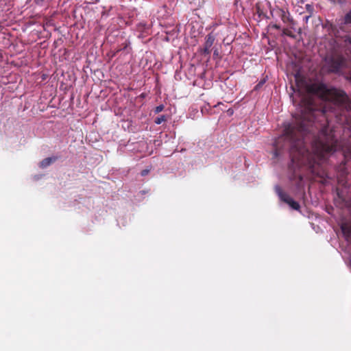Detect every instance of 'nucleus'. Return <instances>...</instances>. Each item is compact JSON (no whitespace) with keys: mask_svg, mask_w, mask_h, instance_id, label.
<instances>
[{"mask_svg":"<svg viewBox=\"0 0 351 351\" xmlns=\"http://www.w3.org/2000/svg\"><path fill=\"white\" fill-rule=\"evenodd\" d=\"M292 161L293 162H298V163H301V164L304 163L303 158H300L299 157L298 158V156L295 155L292 156Z\"/></svg>","mask_w":351,"mask_h":351,"instance_id":"6e6552de","label":"nucleus"},{"mask_svg":"<svg viewBox=\"0 0 351 351\" xmlns=\"http://www.w3.org/2000/svg\"><path fill=\"white\" fill-rule=\"evenodd\" d=\"M337 142L332 138L326 136V131L322 130L319 139L313 145V152L320 160L324 159L326 154L337 150Z\"/></svg>","mask_w":351,"mask_h":351,"instance_id":"f03ea898","label":"nucleus"},{"mask_svg":"<svg viewBox=\"0 0 351 351\" xmlns=\"http://www.w3.org/2000/svg\"><path fill=\"white\" fill-rule=\"evenodd\" d=\"M148 173H149V170L145 169L141 171V176H144L147 175Z\"/></svg>","mask_w":351,"mask_h":351,"instance_id":"2eb2a0df","label":"nucleus"},{"mask_svg":"<svg viewBox=\"0 0 351 351\" xmlns=\"http://www.w3.org/2000/svg\"><path fill=\"white\" fill-rule=\"evenodd\" d=\"M56 159H57L56 157H50V158H45V165H49L50 164H51L52 162L56 161Z\"/></svg>","mask_w":351,"mask_h":351,"instance_id":"1a4fd4ad","label":"nucleus"},{"mask_svg":"<svg viewBox=\"0 0 351 351\" xmlns=\"http://www.w3.org/2000/svg\"><path fill=\"white\" fill-rule=\"evenodd\" d=\"M215 39V36L213 34H210L207 35L205 45H206L207 47H211L214 43Z\"/></svg>","mask_w":351,"mask_h":351,"instance_id":"39448f33","label":"nucleus"},{"mask_svg":"<svg viewBox=\"0 0 351 351\" xmlns=\"http://www.w3.org/2000/svg\"><path fill=\"white\" fill-rule=\"evenodd\" d=\"M41 77H42V79L43 80V79H44V75H43L41 76Z\"/></svg>","mask_w":351,"mask_h":351,"instance_id":"aec40b11","label":"nucleus"},{"mask_svg":"<svg viewBox=\"0 0 351 351\" xmlns=\"http://www.w3.org/2000/svg\"><path fill=\"white\" fill-rule=\"evenodd\" d=\"M275 27H276V29H280V26H278V25H275Z\"/></svg>","mask_w":351,"mask_h":351,"instance_id":"a211bd4d","label":"nucleus"},{"mask_svg":"<svg viewBox=\"0 0 351 351\" xmlns=\"http://www.w3.org/2000/svg\"><path fill=\"white\" fill-rule=\"evenodd\" d=\"M228 112H229V113H230V114H232V112H232V110H231V111H230V110H228Z\"/></svg>","mask_w":351,"mask_h":351,"instance_id":"6ab92c4d","label":"nucleus"},{"mask_svg":"<svg viewBox=\"0 0 351 351\" xmlns=\"http://www.w3.org/2000/svg\"><path fill=\"white\" fill-rule=\"evenodd\" d=\"M40 178H41V176H34V179L35 180H40Z\"/></svg>","mask_w":351,"mask_h":351,"instance_id":"dca6fc26","label":"nucleus"},{"mask_svg":"<svg viewBox=\"0 0 351 351\" xmlns=\"http://www.w3.org/2000/svg\"><path fill=\"white\" fill-rule=\"evenodd\" d=\"M329 1L332 3H338L339 4H343L345 3L346 0H329Z\"/></svg>","mask_w":351,"mask_h":351,"instance_id":"ddd939ff","label":"nucleus"},{"mask_svg":"<svg viewBox=\"0 0 351 351\" xmlns=\"http://www.w3.org/2000/svg\"><path fill=\"white\" fill-rule=\"evenodd\" d=\"M43 166H44V160L40 161V162H39V167H41V168H42Z\"/></svg>","mask_w":351,"mask_h":351,"instance_id":"f3484780","label":"nucleus"},{"mask_svg":"<svg viewBox=\"0 0 351 351\" xmlns=\"http://www.w3.org/2000/svg\"><path fill=\"white\" fill-rule=\"evenodd\" d=\"M275 189L282 201L287 204L292 209L299 210V204L288 195L284 193L280 186H276Z\"/></svg>","mask_w":351,"mask_h":351,"instance_id":"7ed1b4c3","label":"nucleus"},{"mask_svg":"<svg viewBox=\"0 0 351 351\" xmlns=\"http://www.w3.org/2000/svg\"><path fill=\"white\" fill-rule=\"evenodd\" d=\"M164 109V106L163 105H159L158 106L156 107L155 108V112L156 113H159L162 110H163Z\"/></svg>","mask_w":351,"mask_h":351,"instance_id":"9d476101","label":"nucleus"},{"mask_svg":"<svg viewBox=\"0 0 351 351\" xmlns=\"http://www.w3.org/2000/svg\"><path fill=\"white\" fill-rule=\"evenodd\" d=\"M341 229H342V231H343V232H345V233H346V232H348V234H349L350 235H351V230H350V231L347 230V226H346V224H343V225L341 226Z\"/></svg>","mask_w":351,"mask_h":351,"instance_id":"f8f14e48","label":"nucleus"},{"mask_svg":"<svg viewBox=\"0 0 351 351\" xmlns=\"http://www.w3.org/2000/svg\"><path fill=\"white\" fill-rule=\"evenodd\" d=\"M345 43H346V45L347 47H350V48H351V37L350 36L346 37V38L345 39Z\"/></svg>","mask_w":351,"mask_h":351,"instance_id":"9b49d317","label":"nucleus"},{"mask_svg":"<svg viewBox=\"0 0 351 351\" xmlns=\"http://www.w3.org/2000/svg\"><path fill=\"white\" fill-rule=\"evenodd\" d=\"M276 13L280 17L284 23H293V19L290 17V14L287 11L282 9H278L276 10Z\"/></svg>","mask_w":351,"mask_h":351,"instance_id":"20e7f679","label":"nucleus"},{"mask_svg":"<svg viewBox=\"0 0 351 351\" xmlns=\"http://www.w3.org/2000/svg\"><path fill=\"white\" fill-rule=\"evenodd\" d=\"M210 47H207V46L205 45V47L204 49V53H209L210 51Z\"/></svg>","mask_w":351,"mask_h":351,"instance_id":"4468645a","label":"nucleus"},{"mask_svg":"<svg viewBox=\"0 0 351 351\" xmlns=\"http://www.w3.org/2000/svg\"><path fill=\"white\" fill-rule=\"evenodd\" d=\"M351 23V10L346 14L344 18L341 20L340 24H350Z\"/></svg>","mask_w":351,"mask_h":351,"instance_id":"423d86ee","label":"nucleus"},{"mask_svg":"<svg viewBox=\"0 0 351 351\" xmlns=\"http://www.w3.org/2000/svg\"><path fill=\"white\" fill-rule=\"evenodd\" d=\"M306 95L300 98V114L295 117L294 125L288 124L285 125L284 136L291 144V154L297 152L302 158L308 155V151L305 148L303 137L307 131L308 122L314 119L313 96L316 95L323 100L332 101L337 105H343L347 101L346 93L336 88H329L325 84L319 82L308 84L306 87Z\"/></svg>","mask_w":351,"mask_h":351,"instance_id":"f257e3e1","label":"nucleus"},{"mask_svg":"<svg viewBox=\"0 0 351 351\" xmlns=\"http://www.w3.org/2000/svg\"><path fill=\"white\" fill-rule=\"evenodd\" d=\"M165 120H166V117L165 115H161L155 119L154 123L157 125H159L161 123H162L163 121H165Z\"/></svg>","mask_w":351,"mask_h":351,"instance_id":"0eeeda50","label":"nucleus"}]
</instances>
